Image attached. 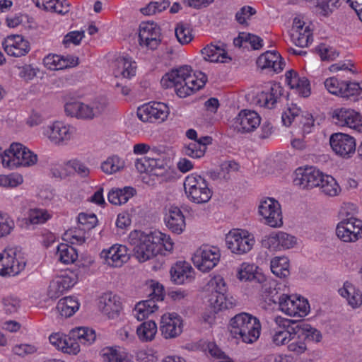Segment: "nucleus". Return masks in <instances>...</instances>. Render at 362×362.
Segmentation results:
<instances>
[{
  "label": "nucleus",
  "instance_id": "nucleus-1",
  "mask_svg": "<svg viewBox=\"0 0 362 362\" xmlns=\"http://www.w3.org/2000/svg\"><path fill=\"white\" fill-rule=\"evenodd\" d=\"M129 239L133 247V255L141 263L161 254L163 248L165 251H171L173 248V243L169 235L158 230H134L130 233Z\"/></svg>",
  "mask_w": 362,
  "mask_h": 362
},
{
  "label": "nucleus",
  "instance_id": "nucleus-2",
  "mask_svg": "<svg viewBox=\"0 0 362 362\" xmlns=\"http://www.w3.org/2000/svg\"><path fill=\"white\" fill-rule=\"evenodd\" d=\"M230 332L233 337L246 344L256 341L260 335L259 320L250 314L241 313L230 320Z\"/></svg>",
  "mask_w": 362,
  "mask_h": 362
},
{
  "label": "nucleus",
  "instance_id": "nucleus-3",
  "mask_svg": "<svg viewBox=\"0 0 362 362\" xmlns=\"http://www.w3.org/2000/svg\"><path fill=\"white\" fill-rule=\"evenodd\" d=\"M107 101L105 98H97L84 103L79 101L66 103L64 105L66 114L78 119L91 120L101 115L106 110Z\"/></svg>",
  "mask_w": 362,
  "mask_h": 362
},
{
  "label": "nucleus",
  "instance_id": "nucleus-4",
  "mask_svg": "<svg viewBox=\"0 0 362 362\" xmlns=\"http://www.w3.org/2000/svg\"><path fill=\"white\" fill-rule=\"evenodd\" d=\"M37 162V156L20 143H13L4 151L2 165L13 168L20 166L29 167Z\"/></svg>",
  "mask_w": 362,
  "mask_h": 362
},
{
  "label": "nucleus",
  "instance_id": "nucleus-5",
  "mask_svg": "<svg viewBox=\"0 0 362 362\" xmlns=\"http://www.w3.org/2000/svg\"><path fill=\"white\" fill-rule=\"evenodd\" d=\"M184 187L188 199L196 204L208 202L212 196L206 180L200 175L192 174L185 180Z\"/></svg>",
  "mask_w": 362,
  "mask_h": 362
},
{
  "label": "nucleus",
  "instance_id": "nucleus-6",
  "mask_svg": "<svg viewBox=\"0 0 362 362\" xmlns=\"http://www.w3.org/2000/svg\"><path fill=\"white\" fill-rule=\"evenodd\" d=\"M25 260L17 253L16 249H5L0 253V275L16 276L24 269Z\"/></svg>",
  "mask_w": 362,
  "mask_h": 362
},
{
  "label": "nucleus",
  "instance_id": "nucleus-7",
  "mask_svg": "<svg viewBox=\"0 0 362 362\" xmlns=\"http://www.w3.org/2000/svg\"><path fill=\"white\" fill-rule=\"evenodd\" d=\"M255 239L246 230L234 229L226 237V243L233 253L243 255L250 251L255 244Z\"/></svg>",
  "mask_w": 362,
  "mask_h": 362
},
{
  "label": "nucleus",
  "instance_id": "nucleus-8",
  "mask_svg": "<svg viewBox=\"0 0 362 362\" xmlns=\"http://www.w3.org/2000/svg\"><path fill=\"white\" fill-rule=\"evenodd\" d=\"M161 42V29L154 22H144L139 26V44L146 49L155 50Z\"/></svg>",
  "mask_w": 362,
  "mask_h": 362
},
{
  "label": "nucleus",
  "instance_id": "nucleus-9",
  "mask_svg": "<svg viewBox=\"0 0 362 362\" xmlns=\"http://www.w3.org/2000/svg\"><path fill=\"white\" fill-rule=\"evenodd\" d=\"M337 237L345 243H354L362 238V221L351 216L339 222L336 228Z\"/></svg>",
  "mask_w": 362,
  "mask_h": 362
},
{
  "label": "nucleus",
  "instance_id": "nucleus-10",
  "mask_svg": "<svg viewBox=\"0 0 362 362\" xmlns=\"http://www.w3.org/2000/svg\"><path fill=\"white\" fill-rule=\"evenodd\" d=\"M219 250L216 247L202 246L197 249L192 257L194 266L203 272H209L218 262Z\"/></svg>",
  "mask_w": 362,
  "mask_h": 362
},
{
  "label": "nucleus",
  "instance_id": "nucleus-11",
  "mask_svg": "<svg viewBox=\"0 0 362 362\" xmlns=\"http://www.w3.org/2000/svg\"><path fill=\"white\" fill-rule=\"evenodd\" d=\"M259 214L265 220V224L272 228H279L283 225L281 205L274 198H267L261 202L259 206Z\"/></svg>",
  "mask_w": 362,
  "mask_h": 362
},
{
  "label": "nucleus",
  "instance_id": "nucleus-12",
  "mask_svg": "<svg viewBox=\"0 0 362 362\" xmlns=\"http://www.w3.org/2000/svg\"><path fill=\"white\" fill-rule=\"evenodd\" d=\"M332 122L339 127H346L362 132V116L353 109L337 108L332 113Z\"/></svg>",
  "mask_w": 362,
  "mask_h": 362
},
{
  "label": "nucleus",
  "instance_id": "nucleus-13",
  "mask_svg": "<svg viewBox=\"0 0 362 362\" xmlns=\"http://www.w3.org/2000/svg\"><path fill=\"white\" fill-rule=\"evenodd\" d=\"M169 115V107L163 103L153 102L139 107L138 117L144 122L164 121Z\"/></svg>",
  "mask_w": 362,
  "mask_h": 362
},
{
  "label": "nucleus",
  "instance_id": "nucleus-14",
  "mask_svg": "<svg viewBox=\"0 0 362 362\" xmlns=\"http://www.w3.org/2000/svg\"><path fill=\"white\" fill-rule=\"evenodd\" d=\"M42 130V134L55 144H60L69 141L75 131L73 127L59 121L44 126Z\"/></svg>",
  "mask_w": 362,
  "mask_h": 362
},
{
  "label": "nucleus",
  "instance_id": "nucleus-15",
  "mask_svg": "<svg viewBox=\"0 0 362 362\" xmlns=\"http://www.w3.org/2000/svg\"><path fill=\"white\" fill-rule=\"evenodd\" d=\"M324 174L318 169L310 166L298 168L293 182L303 189H311L319 187L323 182Z\"/></svg>",
  "mask_w": 362,
  "mask_h": 362
},
{
  "label": "nucleus",
  "instance_id": "nucleus-16",
  "mask_svg": "<svg viewBox=\"0 0 362 362\" xmlns=\"http://www.w3.org/2000/svg\"><path fill=\"white\" fill-rule=\"evenodd\" d=\"M278 303L279 309L291 317H304L310 309L307 300L300 298L293 300L287 295H282L278 298Z\"/></svg>",
  "mask_w": 362,
  "mask_h": 362
},
{
  "label": "nucleus",
  "instance_id": "nucleus-17",
  "mask_svg": "<svg viewBox=\"0 0 362 362\" xmlns=\"http://www.w3.org/2000/svg\"><path fill=\"white\" fill-rule=\"evenodd\" d=\"M329 144L336 154L343 158L351 157L356 151L354 138L346 134H332L329 138Z\"/></svg>",
  "mask_w": 362,
  "mask_h": 362
},
{
  "label": "nucleus",
  "instance_id": "nucleus-18",
  "mask_svg": "<svg viewBox=\"0 0 362 362\" xmlns=\"http://www.w3.org/2000/svg\"><path fill=\"white\" fill-rule=\"evenodd\" d=\"M261 118L257 112L250 110H243L234 119L233 127L239 132H250L259 126Z\"/></svg>",
  "mask_w": 362,
  "mask_h": 362
},
{
  "label": "nucleus",
  "instance_id": "nucleus-19",
  "mask_svg": "<svg viewBox=\"0 0 362 362\" xmlns=\"http://www.w3.org/2000/svg\"><path fill=\"white\" fill-rule=\"evenodd\" d=\"M2 45L7 54L14 57L25 56L30 49L28 41L20 35L8 36L4 39Z\"/></svg>",
  "mask_w": 362,
  "mask_h": 362
},
{
  "label": "nucleus",
  "instance_id": "nucleus-20",
  "mask_svg": "<svg viewBox=\"0 0 362 362\" xmlns=\"http://www.w3.org/2000/svg\"><path fill=\"white\" fill-rule=\"evenodd\" d=\"M160 329L165 339L175 338L182 332V321L175 313L164 314L161 317Z\"/></svg>",
  "mask_w": 362,
  "mask_h": 362
},
{
  "label": "nucleus",
  "instance_id": "nucleus-21",
  "mask_svg": "<svg viewBox=\"0 0 362 362\" xmlns=\"http://www.w3.org/2000/svg\"><path fill=\"white\" fill-rule=\"evenodd\" d=\"M100 256L106 264L114 267H121L129 259L128 249L122 245H115L108 250H103Z\"/></svg>",
  "mask_w": 362,
  "mask_h": 362
},
{
  "label": "nucleus",
  "instance_id": "nucleus-22",
  "mask_svg": "<svg viewBox=\"0 0 362 362\" xmlns=\"http://www.w3.org/2000/svg\"><path fill=\"white\" fill-rule=\"evenodd\" d=\"M201 52L204 59L210 62L226 63L232 59L226 51V45L221 42L207 45Z\"/></svg>",
  "mask_w": 362,
  "mask_h": 362
},
{
  "label": "nucleus",
  "instance_id": "nucleus-23",
  "mask_svg": "<svg viewBox=\"0 0 362 362\" xmlns=\"http://www.w3.org/2000/svg\"><path fill=\"white\" fill-rule=\"evenodd\" d=\"M99 308L109 318L117 317L122 310L120 298L112 292L103 293L99 298Z\"/></svg>",
  "mask_w": 362,
  "mask_h": 362
},
{
  "label": "nucleus",
  "instance_id": "nucleus-24",
  "mask_svg": "<svg viewBox=\"0 0 362 362\" xmlns=\"http://www.w3.org/2000/svg\"><path fill=\"white\" fill-rule=\"evenodd\" d=\"M296 244V238L284 232L272 233L262 240V245L269 249H289Z\"/></svg>",
  "mask_w": 362,
  "mask_h": 362
},
{
  "label": "nucleus",
  "instance_id": "nucleus-25",
  "mask_svg": "<svg viewBox=\"0 0 362 362\" xmlns=\"http://www.w3.org/2000/svg\"><path fill=\"white\" fill-rule=\"evenodd\" d=\"M257 65L262 69H269L278 73L283 70L285 62L281 56L275 51H267L257 59Z\"/></svg>",
  "mask_w": 362,
  "mask_h": 362
},
{
  "label": "nucleus",
  "instance_id": "nucleus-26",
  "mask_svg": "<svg viewBox=\"0 0 362 362\" xmlns=\"http://www.w3.org/2000/svg\"><path fill=\"white\" fill-rule=\"evenodd\" d=\"M199 76L200 78H197L195 73L192 74L190 72L185 84L177 89V95L180 98H185L204 87L207 81V76L202 72H199Z\"/></svg>",
  "mask_w": 362,
  "mask_h": 362
},
{
  "label": "nucleus",
  "instance_id": "nucleus-27",
  "mask_svg": "<svg viewBox=\"0 0 362 362\" xmlns=\"http://www.w3.org/2000/svg\"><path fill=\"white\" fill-rule=\"evenodd\" d=\"M286 81L291 89H296L299 95L306 98L310 94V83L305 78H300L298 74L291 69L285 74Z\"/></svg>",
  "mask_w": 362,
  "mask_h": 362
},
{
  "label": "nucleus",
  "instance_id": "nucleus-28",
  "mask_svg": "<svg viewBox=\"0 0 362 362\" xmlns=\"http://www.w3.org/2000/svg\"><path fill=\"white\" fill-rule=\"evenodd\" d=\"M279 327L274 329V333L272 337L273 342L277 345H284L293 339L294 334L288 329L291 321L281 317L275 320Z\"/></svg>",
  "mask_w": 362,
  "mask_h": 362
},
{
  "label": "nucleus",
  "instance_id": "nucleus-29",
  "mask_svg": "<svg viewBox=\"0 0 362 362\" xmlns=\"http://www.w3.org/2000/svg\"><path fill=\"white\" fill-rule=\"evenodd\" d=\"M75 281L68 276H58L51 281L47 295L52 299H57L74 286Z\"/></svg>",
  "mask_w": 362,
  "mask_h": 362
},
{
  "label": "nucleus",
  "instance_id": "nucleus-30",
  "mask_svg": "<svg viewBox=\"0 0 362 362\" xmlns=\"http://www.w3.org/2000/svg\"><path fill=\"white\" fill-rule=\"evenodd\" d=\"M172 280L177 284L190 281L194 276V271L190 264L186 262H177L170 269Z\"/></svg>",
  "mask_w": 362,
  "mask_h": 362
},
{
  "label": "nucleus",
  "instance_id": "nucleus-31",
  "mask_svg": "<svg viewBox=\"0 0 362 362\" xmlns=\"http://www.w3.org/2000/svg\"><path fill=\"white\" fill-rule=\"evenodd\" d=\"M167 227L173 233L180 234L185 228V219L181 210L177 206H171L165 218Z\"/></svg>",
  "mask_w": 362,
  "mask_h": 362
},
{
  "label": "nucleus",
  "instance_id": "nucleus-32",
  "mask_svg": "<svg viewBox=\"0 0 362 362\" xmlns=\"http://www.w3.org/2000/svg\"><path fill=\"white\" fill-rule=\"evenodd\" d=\"M150 174L156 176L163 177L165 180H168L172 170L164 159V155L156 153V156H149Z\"/></svg>",
  "mask_w": 362,
  "mask_h": 362
},
{
  "label": "nucleus",
  "instance_id": "nucleus-33",
  "mask_svg": "<svg viewBox=\"0 0 362 362\" xmlns=\"http://www.w3.org/2000/svg\"><path fill=\"white\" fill-rule=\"evenodd\" d=\"M211 136H202L196 141L189 144L184 148V153L193 158H200L204 156L206 150V146L211 144Z\"/></svg>",
  "mask_w": 362,
  "mask_h": 362
},
{
  "label": "nucleus",
  "instance_id": "nucleus-34",
  "mask_svg": "<svg viewBox=\"0 0 362 362\" xmlns=\"http://www.w3.org/2000/svg\"><path fill=\"white\" fill-rule=\"evenodd\" d=\"M339 294L347 300L353 308H358L362 304V293L351 283L346 281L344 286L339 289Z\"/></svg>",
  "mask_w": 362,
  "mask_h": 362
},
{
  "label": "nucleus",
  "instance_id": "nucleus-35",
  "mask_svg": "<svg viewBox=\"0 0 362 362\" xmlns=\"http://www.w3.org/2000/svg\"><path fill=\"white\" fill-rule=\"evenodd\" d=\"M283 88L279 83H274L269 92H262L259 95V103L269 109L274 107L275 104L283 95Z\"/></svg>",
  "mask_w": 362,
  "mask_h": 362
},
{
  "label": "nucleus",
  "instance_id": "nucleus-36",
  "mask_svg": "<svg viewBox=\"0 0 362 362\" xmlns=\"http://www.w3.org/2000/svg\"><path fill=\"white\" fill-rule=\"evenodd\" d=\"M79 308L78 302L72 297H65L59 300L56 309L64 317L72 316Z\"/></svg>",
  "mask_w": 362,
  "mask_h": 362
},
{
  "label": "nucleus",
  "instance_id": "nucleus-37",
  "mask_svg": "<svg viewBox=\"0 0 362 362\" xmlns=\"http://www.w3.org/2000/svg\"><path fill=\"white\" fill-rule=\"evenodd\" d=\"M71 336L75 339L76 341L83 345L91 344L96 338L95 331L92 329L85 327H78L72 329L71 331Z\"/></svg>",
  "mask_w": 362,
  "mask_h": 362
},
{
  "label": "nucleus",
  "instance_id": "nucleus-38",
  "mask_svg": "<svg viewBox=\"0 0 362 362\" xmlns=\"http://www.w3.org/2000/svg\"><path fill=\"white\" fill-rule=\"evenodd\" d=\"M135 192V189L131 187H125L123 189H113L109 192L107 198L112 204L121 205L133 197Z\"/></svg>",
  "mask_w": 362,
  "mask_h": 362
},
{
  "label": "nucleus",
  "instance_id": "nucleus-39",
  "mask_svg": "<svg viewBox=\"0 0 362 362\" xmlns=\"http://www.w3.org/2000/svg\"><path fill=\"white\" fill-rule=\"evenodd\" d=\"M270 267L272 273L279 278L289 276V260L286 257H276L271 260Z\"/></svg>",
  "mask_w": 362,
  "mask_h": 362
},
{
  "label": "nucleus",
  "instance_id": "nucleus-40",
  "mask_svg": "<svg viewBox=\"0 0 362 362\" xmlns=\"http://www.w3.org/2000/svg\"><path fill=\"white\" fill-rule=\"evenodd\" d=\"M158 306L156 300L152 298L138 303L134 308L135 317L139 321L144 320L150 314L153 313L157 310Z\"/></svg>",
  "mask_w": 362,
  "mask_h": 362
},
{
  "label": "nucleus",
  "instance_id": "nucleus-41",
  "mask_svg": "<svg viewBox=\"0 0 362 362\" xmlns=\"http://www.w3.org/2000/svg\"><path fill=\"white\" fill-rule=\"evenodd\" d=\"M57 256L64 264L74 263L77 257L76 250L67 244L62 243L57 247Z\"/></svg>",
  "mask_w": 362,
  "mask_h": 362
},
{
  "label": "nucleus",
  "instance_id": "nucleus-42",
  "mask_svg": "<svg viewBox=\"0 0 362 362\" xmlns=\"http://www.w3.org/2000/svg\"><path fill=\"white\" fill-rule=\"evenodd\" d=\"M157 332V325L153 320L143 322L136 329L139 339L142 341H151Z\"/></svg>",
  "mask_w": 362,
  "mask_h": 362
},
{
  "label": "nucleus",
  "instance_id": "nucleus-43",
  "mask_svg": "<svg viewBox=\"0 0 362 362\" xmlns=\"http://www.w3.org/2000/svg\"><path fill=\"white\" fill-rule=\"evenodd\" d=\"M124 166V162L118 156H113L101 164V169L106 174H113L122 170Z\"/></svg>",
  "mask_w": 362,
  "mask_h": 362
},
{
  "label": "nucleus",
  "instance_id": "nucleus-44",
  "mask_svg": "<svg viewBox=\"0 0 362 362\" xmlns=\"http://www.w3.org/2000/svg\"><path fill=\"white\" fill-rule=\"evenodd\" d=\"M319 187L322 189V191L325 194L330 197L337 195L341 191L340 187L335 179L327 175H324L323 182H322Z\"/></svg>",
  "mask_w": 362,
  "mask_h": 362
},
{
  "label": "nucleus",
  "instance_id": "nucleus-45",
  "mask_svg": "<svg viewBox=\"0 0 362 362\" xmlns=\"http://www.w3.org/2000/svg\"><path fill=\"white\" fill-rule=\"evenodd\" d=\"M103 358L108 362H133L128 357L127 353L114 348L103 349Z\"/></svg>",
  "mask_w": 362,
  "mask_h": 362
},
{
  "label": "nucleus",
  "instance_id": "nucleus-46",
  "mask_svg": "<svg viewBox=\"0 0 362 362\" xmlns=\"http://www.w3.org/2000/svg\"><path fill=\"white\" fill-rule=\"evenodd\" d=\"M175 33L177 41L182 45L188 44L193 39L192 30L188 24L183 23H177L175 30Z\"/></svg>",
  "mask_w": 362,
  "mask_h": 362
},
{
  "label": "nucleus",
  "instance_id": "nucleus-47",
  "mask_svg": "<svg viewBox=\"0 0 362 362\" xmlns=\"http://www.w3.org/2000/svg\"><path fill=\"white\" fill-rule=\"evenodd\" d=\"M291 37L296 45L304 47L308 45L312 39V33L308 26L302 31H295L291 33Z\"/></svg>",
  "mask_w": 362,
  "mask_h": 362
},
{
  "label": "nucleus",
  "instance_id": "nucleus-48",
  "mask_svg": "<svg viewBox=\"0 0 362 362\" xmlns=\"http://www.w3.org/2000/svg\"><path fill=\"white\" fill-rule=\"evenodd\" d=\"M296 329H298L297 332H300L308 341L318 342L322 339L320 332L312 327L310 325L302 324L297 325Z\"/></svg>",
  "mask_w": 362,
  "mask_h": 362
},
{
  "label": "nucleus",
  "instance_id": "nucleus-49",
  "mask_svg": "<svg viewBox=\"0 0 362 362\" xmlns=\"http://www.w3.org/2000/svg\"><path fill=\"white\" fill-rule=\"evenodd\" d=\"M51 214L45 209H32L29 211L28 220L32 224H42L51 218Z\"/></svg>",
  "mask_w": 362,
  "mask_h": 362
},
{
  "label": "nucleus",
  "instance_id": "nucleus-50",
  "mask_svg": "<svg viewBox=\"0 0 362 362\" xmlns=\"http://www.w3.org/2000/svg\"><path fill=\"white\" fill-rule=\"evenodd\" d=\"M342 98L358 96L362 94V83L343 81Z\"/></svg>",
  "mask_w": 362,
  "mask_h": 362
},
{
  "label": "nucleus",
  "instance_id": "nucleus-51",
  "mask_svg": "<svg viewBox=\"0 0 362 362\" xmlns=\"http://www.w3.org/2000/svg\"><path fill=\"white\" fill-rule=\"evenodd\" d=\"M14 228L13 220L7 214L0 211V238L9 235Z\"/></svg>",
  "mask_w": 362,
  "mask_h": 362
},
{
  "label": "nucleus",
  "instance_id": "nucleus-52",
  "mask_svg": "<svg viewBox=\"0 0 362 362\" xmlns=\"http://www.w3.org/2000/svg\"><path fill=\"white\" fill-rule=\"evenodd\" d=\"M240 281H252L259 278L258 274L254 273V265L243 263L237 274Z\"/></svg>",
  "mask_w": 362,
  "mask_h": 362
},
{
  "label": "nucleus",
  "instance_id": "nucleus-53",
  "mask_svg": "<svg viewBox=\"0 0 362 362\" xmlns=\"http://www.w3.org/2000/svg\"><path fill=\"white\" fill-rule=\"evenodd\" d=\"M322 60L333 61L339 55V52L334 48L321 44L315 48Z\"/></svg>",
  "mask_w": 362,
  "mask_h": 362
},
{
  "label": "nucleus",
  "instance_id": "nucleus-54",
  "mask_svg": "<svg viewBox=\"0 0 362 362\" xmlns=\"http://www.w3.org/2000/svg\"><path fill=\"white\" fill-rule=\"evenodd\" d=\"M326 89L332 94L342 96L343 81H339L335 77L327 78L324 83Z\"/></svg>",
  "mask_w": 362,
  "mask_h": 362
},
{
  "label": "nucleus",
  "instance_id": "nucleus-55",
  "mask_svg": "<svg viewBox=\"0 0 362 362\" xmlns=\"http://www.w3.org/2000/svg\"><path fill=\"white\" fill-rule=\"evenodd\" d=\"M339 0H317L316 12L322 16H327L337 6Z\"/></svg>",
  "mask_w": 362,
  "mask_h": 362
},
{
  "label": "nucleus",
  "instance_id": "nucleus-56",
  "mask_svg": "<svg viewBox=\"0 0 362 362\" xmlns=\"http://www.w3.org/2000/svg\"><path fill=\"white\" fill-rule=\"evenodd\" d=\"M64 341L65 344H63L62 346H61V350L63 352L69 354H76L80 351V345L75 339L71 337V332H69L68 335H65Z\"/></svg>",
  "mask_w": 362,
  "mask_h": 362
},
{
  "label": "nucleus",
  "instance_id": "nucleus-57",
  "mask_svg": "<svg viewBox=\"0 0 362 362\" xmlns=\"http://www.w3.org/2000/svg\"><path fill=\"white\" fill-rule=\"evenodd\" d=\"M192 71V69L191 66L187 65H185L179 67L178 69L172 70L175 82L178 87L185 84V82H186V78L188 77V75Z\"/></svg>",
  "mask_w": 362,
  "mask_h": 362
},
{
  "label": "nucleus",
  "instance_id": "nucleus-58",
  "mask_svg": "<svg viewBox=\"0 0 362 362\" xmlns=\"http://www.w3.org/2000/svg\"><path fill=\"white\" fill-rule=\"evenodd\" d=\"M209 286L212 288L214 293H226L227 286L223 278L221 276H216L212 278L209 282Z\"/></svg>",
  "mask_w": 362,
  "mask_h": 362
},
{
  "label": "nucleus",
  "instance_id": "nucleus-59",
  "mask_svg": "<svg viewBox=\"0 0 362 362\" xmlns=\"http://www.w3.org/2000/svg\"><path fill=\"white\" fill-rule=\"evenodd\" d=\"M67 165L71 168L81 177H87L90 174V169L78 160H69Z\"/></svg>",
  "mask_w": 362,
  "mask_h": 362
},
{
  "label": "nucleus",
  "instance_id": "nucleus-60",
  "mask_svg": "<svg viewBox=\"0 0 362 362\" xmlns=\"http://www.w3.org/2000/svg\"><path fill=\"white\" fill-rule=\"evenodd\" d=\"M256 13V10L250 6H245L242 7L235 14V19L240 24H245L246 21L252 16Z\"/></svg>",
  "mask_w": 362,
  "mask_h": 362
},
{
  "label": "nucleus",
  "instance_id": "nucleus-61",
  "mask_svg": "<svg viewBox=\"0 0 362 362\" xmlns=\"http://www.w3.org/2000/svg\"><path fill=\"white\" fill-rule=\"evenodd\" d=\"M84 37V31H72L68 33L63 40V44L68 47L71 43L78 45Z\"/></svg>",
  "mask_w": 362,
  "mask_h": 362
},
{
  "label": "nucleus",
  "instance_id": "nucleus-62",
  "mask_svg": "<svg viewBox=\"0 0 362 362\" xmlns=\"http://www.w3.org/2000/svg\"><path fill=\"white\" fill-rule=\"evenodd\" d=\"M299 113L300 109L296 105H293L292 107H288L282 114L281 118L283 124L286 127L290 126L295 118L299 116Z\"/></svg>",
  "mask_w": 362,
  "mask_h": 362
},
{
  "label": "nucleus",
  "instance_id": "nucleus-63",
  "mask_svg": "<svg viewBox=\"0 0 362 362\" xmlns=\"http://www.w3.org/2000/svg\"><path fill=\"white\" fill-rule=\"evenodd\" d=\"M220 168L223 174V178L228 180L230 173L238 171L240 165L234 160H228L222 163L220 165Z\"/></svg>",
  "mask_w": 362,
  "mask_h": 362
},
{
  "label": "nucleus",
  "instance_id": "nucleus-64",
  "mask_svg": "<svg viewBox=\"0 0 362 362\" xmlns=\"http://www.w3.org/2000/svg\"><path fill=\"white\" fill-rule=\"evenodd\" d=\"M3 304L5 311L11 314L18 310L20 306V300L16 298L6 297L3 299Z\"/></svg>",
  "mask_w": 362,
  "mask_h": 362
}]
</instances>
